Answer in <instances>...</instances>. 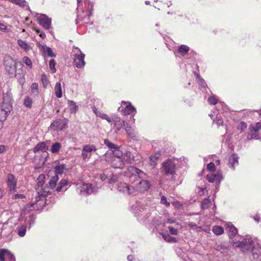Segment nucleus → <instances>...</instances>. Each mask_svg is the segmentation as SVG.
Listing matches in <instances>:
<instances>
[{
	"mask_svg": "<svg viewBox=\"0 0 261 261\" xmlns=\"http://www.w3.org/2000/svg\"><path fill=\"white\" fill-rule=\"evenodd\" d=\"M28 221L30 223V227H31V225L35 223V219L33 216L30 217Z\"/></svg>",
	"mask_w": 261,
	"mask_h": 261,
	"instance_id": "338daca9",
	"label": "nucleus"
},
{
	"mask_svg": "<svg viewBox=\"0 0 261 261\" xmlns=\"http://www.w3.org/2000/svg\"><path fill=\"white\" fill-rule=\"evenodd\" d=\"M68 185V182L66 179H62L58 187H57L56 191L57 192L65 191L67 190V186Z\"/></svg>",
	"mask_w": 261,
	"mask_h": 261,
	"instance_id": "a878e982",
	"label": "nucleus"
},
{
	"mask_svg": "<svg viewBox=\"0 0 261 261\" xmlns=\"http://www.w3.org/2000/svg\"><path fill=\"white\" fill-rule=\"evenodd\" d=\"M163 238H164L165 241L168 242L175 243L177 242V239L175 238L171 237L168 234H163Z\"/></svg>",
	"mask_w": 261,
	"mask_h": 261,
	"instance_id": "c03bdc74",
	"label": "nucleus"
},
{
	"mask_svg": "<svg viewBox=\"0 0 261 261\" xmlns=\"http://www.w3.org/2000/svg\"><path fill=\"white\" fill-rule=\"evenodd\" d=\"M213 232L217 235H220L223 233V228L220 226H215L213 228Z\"/></svg>",
	"mask_w": 261,
	"mask_h": 261,
	"instance_id": "79ce46f5",
	"label": "nucleus"
},
{
	"mask_svg": "<svg viewBox=\"0 0 261 261\" xmlns=\"http://www.w3.org/2000/svg\"><path fill=\"white\" fill-rule=\"evenodd\" d=\"M189 50V47L186 45H181L178 49V52L182 56H185Z\"/></svg>",
	"mask_w": 261,
	"mask_h": 261,
	"instance_id": "e433bc0d",
	"label": "nucleus"
},
{
	"mask_svg": "<svg viewBox=\"0 0 261 261\" xmlns=\"http://www.w3.org/2000/svg\"><path fill=\"white\" fill-rule=\"evenodd\" d=\"M207 169L211 171H214L215 170V165L213 162L208 163L207 165Z\"/></svg>",
	"mask_w": 261,
	"mask_h": 261,
	"instance_id": "13d9d810",
	"label": "nucleus"
},
{
	"mask_svg": "<svg viewBox=\"0 0 261 261\" xmlns=\"http://www.w3.org/2000/svg\"><path fill=\"white\" fill-rule=\"evenodd\" d=\"M161 172L165 176L176 175L175 163L171 159L166 160L162 164Z\"/></svg>",
	"mask_w": 261,
	"mask_h": 261,
	"instance_id": "39448f33",
	"label": "nucleus"
},
{
	"mask_svg": "<svg viewBox=\"0 0 261 261\" xmlns=\"http://www.w3.org/2000/svg\"><path fill=\"white\" fill-rule=\"evenodd\" d=\"M10 2L18 5L20 7L24 8L28 7L27 2L25 0H9Z\"/></svg>",
	"mask_w": 261,
	"mask_h": 261,
	"instance_id": "a19ab883",
	"label": "nucleus"
},
{
	"mask_svg": "<svg viewBox=\"0 0 261 261\" xmlns=\"http://www.w3.org/2000/svg\"><path fill=\"white\" fill-rule=\"evenodd\" d=\"M58 180H59V177L57 175H55V176H52L50 178L49 181L48 182V184H49L50 188L51 189H54L56 187L57 182L58 181Z\"/></svg>",
	"mask_w": 261,
	"mask_h": 261,
	"instance_id": "72a5a7b5",
	"label": "nucleus"
},
{
	"mask_svg": "<svg viewBox=\"0 0 261 261\" xmlns=\"http://www.w3.org/2000/svg\"><path fill=\"white\" fill-rule=\"evenodd\" d=\"M125 129L129 137L135 140H137L138 139V136L136 132L128 124V123H126Z\"/></svg>",
	"mask_w": 261,
	"mask_h": 261,
	"instance_id": "b1692460",
	"label": "nucleus"
},
{
	"mask_svg": "<svg viewBox=\"0 0 261 261\" xmlns=\"http://www.w3.org/2000/svg\"><path fill=\"white\" fill-rule=\"evenodd\" d=\"M150 187L149 182L144 179L140 180L139 181L137 184L135 190L137 191L142 193L148 190Z\"/></svg>",
	"mask_w": 261,
	"mask_h": 261,
	"instance_id": "f3484780",
	"label": "nucleus"
},
{
	"mask_svg": "<svg viewBox=\"0 0 261 261\" xmlns=\"http://www.w3.org/2000/svg\"><path fill=\"white\" fill-rule=\"evenodd\" d=\"M194 74H195L197 79L198 80V82L200 87L202 88H205L206 84L205 83L204 80L203 79L200 78L199 75L198 73H196L194 72Z\"/></svg>",
	"mask_w": 261,
	"mask_h": 261,
	"instance_id": "49530a36",
	"label": "nucleus"
},
{
	"mask_svg": "<svg viewBox=\"0 0 261 261\" xmlns=\"http://www.w3.org/2000/svg\"><path fill=\"white\" fill-rule=\"evenodd\" d=\"M96 115L100 118L106 120L108 122L110 123L112 122V119L110 117L105 113H102L100 111H94Z\"/></svg>",
	"mask_w": 261,
	"mask_h": 261,
	"instance_id": "7c9ffc66",
	"label": "nucleus"
},
{
	"mask_svg": "<svg viewBox=\"0 0 261 261\" xmlns=\"http://www.w3.org/2000/svg\"><path fill=\"white\" fill-rule=\"evenodd\" d=\"M27 231V226L25 225H21L18 226L17 228V233L20 237H23L25 235Z\"/></svg>",
	"mask_w": 261,
	"mask_h": 261,
	"instance_id": "c85d7f7f",
	"label": "nucleus"
},
{
	"mask_svg": "<svg viewBox=\"0 0 261 261\" xmlns=\"http://www.w3.org/2000/svg\"><path fill=\"white\" fill-rule=\"evenodd\" d=\"M105 144L110 149H114V150H119V147L110 142L108 139H105L104 140Z\"/></svg>",
	"mask_w": 261,
	"mask_h": 261,
	"instance_id": "c9c22d12",
	"label": "nucleus"
},
{
	"mask_svg": "<svg viewBox=\"0 0 261 261\" xmlns=\"http://www.w3.org/2000/svg\"><path fill=\"white\" fill-rule=\"evenodd\" d=\"M17 44L25 51H28L30 49V46L25 41L19 39L17 40Z\"/></svg>",
	"mask_w": 261,
	"mask_h": 261,
	"instance_id": "58836bf2",
	"label": "nucleus"
},
{
	"mask_svg": "<svg viewBox=\"0 0 261 261\" xmlns=\"http://www.w3.org/2000/svg\"><path fill=\"white\" fill-rule=\"evenodd\" d=\"M117 189L120 191L128 195L136 194L135 188L125 182H121L118 185Z\"/></svg>",
	"mask_w": 261,
	"mask_h": 261,
	"instance_id": "9d476101",
	"label": "nucleus"
},
{
	"mask_svg": "<svg viewBox=\"0 0 261 261\" xmlns=\"http://www.w3.org/2000/svg\"><path fill=\"white\" fill-rule=\"evenodd\" d=\"M114 123V127L115 128L116 132L119 131L123 125L125 127L126 125V122L124 121H121L120 117L117 116H114L112 119Z\"/></svg>",
	"mask_w": 261,
	"mask_h": 261,
	"instance_id": "6ab92c4d",
	"label": "nucleus"
},
{
	"mask_svg": "<svg viewBox=\"0 0 261 261\" xmlns=\"http://www.w3.org/2000/svg\"><path fill=\"white\" fill-rule=\"evenodd\" d=\"M54 169L56 175L58 176V175H62L65 173V171L66 170V167L65 165L59 164L55 166Z\"/></svg>",
	"mask_w": 261,
	"mask_h": 261,
	"instance_id": "bb28decb",
	"label": "nucleus"
},
{
	"mask_svg": "<svg viewBox=\"0 0 261 261\" xmlns=\"http://www.w3.org/2000/svg\"><path fill=\"white\" fill-rule=\"evenodd\" d=\"M161 203L165 205L166 206H170V203L167 201V198L165 196H162L161 198Z\"/></svg>",
	"mask_w": 261,
	"mask_h": 261,
	"instance_id": "6e6d98bb",
	"label": "nucleus"
},
{
	"mask_svg": "<svg viewBox=\"0 0 261 261\" xmlns=\"http://www.w3.org/2000/svg\"><path fill=\"white\" fill-rule=\"evenodd\" d=\"M49 68L52 72V73H55L57 71L56 68L55 67L56 62L54 59H51L49 61Z\"/></svg>",
	"mask_w": 261,
	"mask_h": 261,
	"instance_id": "de8ad7c7",
	"label": "nucleus"
},
{
	"mask_svg": "<svg viewBox=\"0 0 261 261\" xmlns=\"http://www.w3.org/2000/svg\"><path fill=\"white\" fill-rule=\"evenodd\" d=\"M117 177L116 175H115L114 174H112L111 175V177L109 179V182L110 184H112V183H114L115 182H116V181L117 180Z\"/></svg>",
	"mask_w": 261,
	"mask_h": 261,
	"instance_id": "052dcab7",
	"label": "nucleus"
},
{
	"mask_svg": "<svg viewBox=\"0 0 261 261\" xmlns=\"http://www.w3.org/2000/svg\"><path fill=\"white\" fill-rule=\"evenodd\" d=\"M55 95L58 98H61L62 96V91L61 84L60 82H57L56 84L55 87Z\"/></svg>",
	"mask_w": 261,
	"mask_h": 261,
	"instance_id": "c756f323",
	"label": "nucleus"
},
{
	"mask_svg": "<svg viewBox=\"0 0 261 261\" xmlns=\"http://www.w3.org/2000/svg\"><path fill=\"white\" fill-rule=\"evenodd\" d=\"M68 106L70 109L71 113H75L77 111V106L76 103L72 100H68Z\"/></svg>",
	"mask_w": 261,
	"mask_h": 261,
	"instance_id": "ea45409f",
	"label": "nucleus"
},
{
	"mask_svg": "<svg viewBox=\"0 0 261 261\" xmlns=\"http://www.w3.org/2000/svg\"><path fill=\"white\" fill-rule=\"evenodd\" d=\"M229 245L227 243L224 242L219 244H217L215 246V249L221 252L224 255H227L228 252Z\"/></svg>",
	"mask_w": 261,
	"mask_h": 261,
	"instance_id": "412c9836",
	"label": "nucleus"
},
{
	"mask_svg": "<svg viewBox=\"0 0 261 261\" xmlns=\"http://www.w3.org/2000/svg\"><path fill=\"white\" fill-rule=\"evenodd\" d=\"M45 203L44 197L43 196L37 195L35 200H33L25 206V209L29 211L37 210L44 206Z\"/></svg>",
	"mask_w": 261,
	"mask_h": 261,
	"instance_id": "6e6552de",
	"label": "nucleus"
},
{
	"mask_svg": "<svg viewBox=\"0 0 261 261\" xmlns=\"http://www.w3.org/2000/svg\"><path fill=\"white\" fill-rule=\"evenodd\" d=\"M73 63L74 65H75L78 68H83L86 64V63L84 60L85 55L81 54H73Z\"/></svg>",
	"mask_w": 261,
	"mask_h": 261,
	"instance_id": "f8f14e48",
	"label": "nucleus"
},
{
	"mask_svg": "<svg viewBox=\"0 0 261 261\" xmlns=\"http://www.w3.org/2000/svg\"><path fill=\"white\" fill-rule=\"evenodd\" d=\"M152 223L153 225L157 227V229L160 228L161 225L163 226L164 225V223L163 222L161 217L158 216L153 218L152 220Z\"/></svg>",
	"mask_w": 261,
	"mask_h": 261,
	"instance_id": "2f4dec72",
	"label": "nucleus"
},
{
	"mask_svg": "<svg viewBox=\"0 0 261 261\" xmlns=\"http://www.w3.org/2000/svg\"><path fill=\"white\" fill-rule=\"evenodd\" d=\"M42 48L45 56H47L50 57H56V55L53 53L51 48L47 46L46 45H44L42 46Z\"/></svg>",
	"mask_w": 261,
	"mask_h": 261,
	"instance_id": "cd10ccee",
	"label": "nucleus"
},
{
	"mask_svg": "<svg viewBox=\"0 0 261 261\" xmlns=\"http://www.w3.org/2000/svg\"><path fill=\"white\" fill-rule=\"evenodd\" d=\"M46 147V143L42 142L37 144L33 149V151L36 153L39 151L43 150Z\"/></svg>",
	"mask_w": 261,
	"mask_h": 261,
	"instance_id": "f704fd0d",
	"label": "nucleus"
},
{
	"mask_svg": "<svg viewBox=\"0 0 261 261\" xmlns=\"http://www.w3.org/2000/svg\"><path fill=\"white\" fill-rule=\"evenodd\" d=\"M97 148L93 144H87L83 146L82 150V158L85 161H88L91 158L92 152H95Z\"/></svg>",
	"mask_w": 261,
	"mask_h": 261,
	"instance_id": "1a4fd4ad",
	"label": "nucleus"
},
{
	"mask_svg": "<svg viewBox=\"0 0 261 261\" xmlns=\"http://www.w3.org/2000/svg\"><path fill=\"white\" fill-rule=\"evenodd\" d=\"M207 101L211 105H216L217 103V99L215 96H211Z\"/></svg>",
	"mask_w": 261,
	"mask_h": 261,
	"instance_id": "603ef678",
	"label": "nucleus"
},
{
	"mask_svg": "<svg viewBox=\"0 0 261 261\" xmlns=\"http://www.w3.org/2000/svg\"><path fill=\"white\" fill-rule=\"evenodd\" d=\"M131 211L138 218L139 221L143 222H150V220L148 219L151 213L147 205H144L141 202L137 201L131 206Z\"/></svg>",
	"mask_w": 261,
	"mask_h": 261,
	"instance_id": "7ed1b4c3",
	"label": "nucleus"
},
{
	"mask_svg": "<svg viewBox=\"0 0 261 261\" xmlns=\"http://www.w3.org/2000/svg\"><path fill=\"white\" fill-rule=\"evenodd\" d=\"M232 245L243 252H251L254 259L261 256V240L256 238L249 236L241 237L239 240L233 241Z\"/></svg>",
	"mask_w": 261,
	"mask_h": 261,
	"instance_id": "f257e3e1",
	"label": "nucleus"
},
{
	"mask_svg": "<svg viewBox=\"0 0 261 261\" xmlns=\"http://www.w3.org/2000/svg\"><path fill=\"white\" fill-rule=\"evenodd\" d=\"M25 197V196L23 194H16L13 196V198L15 199H23Z\"/></svg>",
	"mask_w": 261,
	"mask_h": 261,
	"instance_id": "e2e57ef3",
	"label": "nucleus"
},
{
	"mask_svg": "<svg viewBox=\"0 0 261 261\" xmlns=\"http://www.w3.org/2000/svg\"><path fill=\"white\" fill-rule=\"evenodd\" d=\"M261 127V124L258 123L256 124V125L255 127H253V130H254V132H256L258 131L259 128Z\"/></svg>",
	"mask_w": 261,
	"mask_h": 261,
	"instance_id": "774afa93",
	"label": "nucleus"
},
{
	"mask_svg": "<svg viewBox=\"0 0 261 261\" xmlns=\"http://www.w3.org/2000/svg\"><path fill=\"white\" fill-rule=\"evenodd\" d=\"M213 122L215 123L218 126L222 125L223 124V120L221 118V116H218V115L214 120Z\"/></svg>",
	"mask_w": 261,
	"mask_h": 261,
	"instance_id": "8fccbe9b",
	"label": "nucleus"
},
{
	"mask_svg": "<svg viewBox=\"0 0 261 261\" xmlns=\"http://www.w3.org/2000/svg\"><path fill=\"white\" fill-rule=\"evenodd\" d=\"M41 81L44 87H46L48 84V81L45 74L41 75Z\"/></svg>",
	"mask_w": 261,
	"mask_h": 261,
	"instance_id": "3c124183",
	"label": "nucleus"
},
{
	"mask_svg": "<svg viewBox=\"0 0 261 261\" xmlns=\"http://www.w3.org/2000/svg\"><path fill=\"white\" fill-rule=\"evenodd\" d=\"M247 127V124L244 122H242L240 125V129H241V132L243 131L245 128H246Z\"/></svg>",
	"mask_w": 261,
	"mask_h": 261,
	"instance_id": "69168bd1",
	"label": "nucleus"
},
{
	"mask_svg": "<svg viewBox=\"0 0 261 261\" xmlns=\"http://www.w3.org/2000/svg\"><path fill=\"white\" fill-rule=\"evenodd\" d=\"M23 62L26 64V65L28 66L30 68L32 67V63L31 59L28 57H24L23 58Z\"/></svg>",
	"mask_w": 261,
	"mask_h": 261,
	"instance_id": "864d4df0",
	"label": "nucleus"
},
{
	"mask_svg": "<svg viewBox=\"0 0 261 261\" xmlns=\"http://www.w3.org/2000/svg\"><path fill=\"white\" fill-rule=\"evenodd\" d=\"M73 52L74 53L73 54H84V53H83L81 49L78 48L77 47H75V46H73Z\"/></svg>",
	"mask_w": 261,
	"mask_h": 261,
	"instance_id": "680f3d73",
	"label": "nucleus"
},
{
	"mask_svg": "<svg viewBox=\"0 0 261 261\" xmlns=\"http://www.w3.org/2000/svg\"><path fill=\"white\" fill-rule=\"evenodd\" d=\"M39 23L45 29L49 30L51 27V18L45 14H39L37 18Z\"/></svg>",
	"mask_w": 261,
	"mask_h": 261,
	"instance_id": "9b49d317",
	"label": "nucleus"
},
{
	"mask_svg": "<svg viewBox=\"0 0 261 261\" xmlns=\"http://www.w3.org/2000/svg\"><path fill=\"white\" fill-rule=\"evenodd\" d=\"M168 229L170 233L172 235H177L178 233V230L172 226H169Z\"/></svg>",
	"mask_w": 261,
	"mask_h": 261,
	"instance_id": "4d7b16f0",
	"label": "nucleus"
},
{
	"mask_svg": "<svg viewBox=\"0 0 261 261\" xmlns=\"http://www.w3.org/2000/svg\"><path fill=\"white\" fill-rule=\"evenodd\" d=\"M188 226L193 230H196L197 231L199 226H198L194 222H189L188 223Z\"/></svg>",
	"mask_w": 261,
	"mask_h": 261,
	"instance_id": "bf43d9fd",
	"label": "nucleus"
},
{
	"mask_svg": "<svg viewBox=\"0 0 261 261\" xmlns=\"http://www.w3.org/2000/svg\"><path fill=\"white\" fill-rule=\"evenodd\" d=\"M210 230L209 228H204L203 226H199L197 231H205L207 232Z\"/></svg>",
	"mask_w": 261,
	"mask_h": 261,
	"instance_id": "0e129e2a",
	"label": "nucleus"
},
{
	"mask_svg": "<svg viewBox=\"0 0 261 261\" xmlns=\"http://www.w3.org/2000/svg\"><path fill=\"white\" fill-rule=\"evenodd\" d=\"M4 65L6 71L10 77L16 76V74H22L23 65L21 62H17L10 56H5L4 59Z\"/></svg>",
	"mask_w": 261,
	"mask_h": 261,
	"instance_id": "20e7f679",
	"label": "nucleus"
},
{
	"mask_svg": "<svg viewBox=\"0 0 261 261\" xmlns=\"http://www.w3.org/2000/svg\"><path fill=\"white\" fill-rule=\"evenodd\" d=\"M127 176L129 178V181L133 183L137 181L139 178H145L146 174L141 170L134 167L130 166L128 168Z\"/></svg>",
	"mask_w": 261,
	"mask_h": 261,
	"instance_id": "0eeeda50",
	"label": "nucleus"
},
{
	"mask_svg": "<svg viewBox=\"0 0 261 261\" xmlns=\"http://www.w3.org/2000/svg\"><path fill=\"white\" fill-rule=\"evenodd\" d=\"M122 156V153L119 150H110L104 154L106 161L111 164L115 168H122L124 167L126 160Z\"/></svg>",
	"mask_w": 261,
	"mask_h": 261,
	"instance_id": "f03ea898",
	"label": "nucleus"
},
{
	"mask_svg": "<svg viewBox=\"0 0 261 261\" xmlns=\"http://www.w3.org/2000/svg\"><path fill=\"white\" fill-rule=\"evenodd\" d=\"M210 200L209 198H206L204 199L201 203V207L202 209L204 210L206 209L208 207V204L210 203Z\"/></svg>",
	"mask_w": 261,
	"mask_h": 261,
	"instance_id": "37998d69",
	"label": "nucleus"
},
{
	"mask_svg": "<svg viewBox=\"0 0 261 261\" xmlns=\"http://www.w3.org/2000/svg\"><path fill=\"white\" fill-rule=\"evenodd\" d=\"M12 99H13L12 94L10 92L8 91L4 94V96H3V101L4 102L12 103Z\"/></svg>",
	"mask_w": 261,
	"mask_h": 261,
	"instance_id": "4c0bfd02",
	"label": "nucleus"
},
{
	"mask_svg": "<svg viewBox=\"0 0 261 261\" xmlns=\"http://www.w3.org/2000/svg\"><path fill=\"white\" fill-rule=\"evenodd\" d=\"M23 105L25 107L31 108L32 105V99L29 96L25 97L23 101Z\"/></svg>",
	"mask_w": 261,
	"mask_h": 261,
	"instance_id": "a18cd8bd",
	"label": "nucleus"
},
{
	"mask_svg": "<svg viewBox=\"0 0 261 261\" xmlns=\"http://www.w3.org/2000/svg\"><path fill=\"white\" fill-rule=\"evenodd\" d=\"M32 92L34 93H38V84L34 83L32 84L31 86Z\"/></svg>",
	"mask_w": 261,
	"mask_h": 261,
	"instance_id": "5fc2aeb1",
	"label": "nucleus"
},
{
	"mask_svg": "<svg viewBox=\"0 0 261 261\" xmlns=\"http://www.w3.org/2000/svg\"><path fill=\"white\" fill-rule=\"evenodd\" d=\"M61 144L59 142H56L52 144L50 151L53 153H58L61 148Z\"/></svg>",
	"mask_w": 261,
	"mask_h": 261,
	"instance_id": "473e14b6",
	"label": "nucleus"
},
{
	"mask_svg": "<svg viewBox=\"0 0 261 261\" xmlns=\"http://www.w3.org/2000/svg\"><path fill=\"white\" fill-rule=\"evenodd\" d=\"M66 121V120L56 119L50 124V127L54 130H63L67 125Z\"/></svg>",
	"mask_w": 261,
	"mask_h": 261,
	"instance_id": "2eb2a0df",
	"label": "nucleus"
},
{
	"mask_svg": "<svg viewBox=\"0 0 261 261\" xmlns=\"http://www.w3.org/2000/svg\"><path fill=\"white\" fill-rule=\"evenodd\" d=\"M0 261H15L13 254L7 249H0Z\"/></svg>",
	"mask_w": 261,
	"mask_h": 261,
	"instance_id": "4468645a",
	"label": "nucleus"
},
{
	"mask_svg": "<svg viewBox=\"0 0 261 261\" xmlns=\"http://www.w3.org/2000/svg\"><path fill=\"white\" fill-rule=\"evenodd\" d=\"M161 156L160 151H157L153 154L151 155L149 157V165L153 168L155 167L156 165V162Z\"/></svg>",
	"mask_w": 261,
	"mask_h": 261,
	"instance_id": "5701e85b",
	"label": "nucleus"
},
{
	"mask_svg": "<svg viewBox=\"0 0 261 261\" xmlns=\"http://www.w3.org/2000/svg\"><path fill=\"white\" fill-rule=\"evenodd\" d=\"M223 177L221 174L218 173L217 174L210 173L206 175V179L210 182H216L218 186L219 185Z\"/></svg>",
	"mask_w": 261,
	"mask_h": 261,
	"instance_id": "a211bd4d",
	"label": "nucleus"
},
{
	"mask_svg": "<svg viewBox=\"0 0 261 261\" xmlns=\"http://www.w3.org/2000/svg\"><path fill=\"white\" fill-rule=\"evenodd\" d=\"M6 182L10 192L11 193H14L17 186V179L15 176L12 174H8Z\"/></svg>",
	"mask_w": 261,
	"mask_h": 261,
	"instance_id": "ddd939ff",
	"label": "nucleus"
},
{
	"mask_svg": "<svg viewBox=\"0 0 261 261\" xmlns=\"http://www.w3.org/2000/svg\"><path fill=\"white\" fill-rule=\"evenodd\" d=\"M44 175L43 174H41L39 175L38 178H37L38 182H37V186L38 187H41L43 184H44Z\"/></svg>",
	"mask_w": 261,
	"mask_h": 261,
	"instance_id": "09e8293b",
	"label": "nucleus"
},
{
	"mask_svg": "<svg viewBox=\"0 0 261 261\" xmlns=\"http://www.w3.org/2000/svg\"><path fill=\"white\" fill-rule=\"evenodd\" d=\"M12 110V103L3 102L1 106V112L4 113V119L5 120L9 113Z\"/></svg>",
	"mask_w": 261,
	"mask_h": 261,
	"instance_id": "4be33fe9",
	"label": "nucleus"
},
{
	"mask_svg": "<svg viewBox=\"0 0 261 261\" xmlns=\"http://www.w3.org/2000/svg\"><path fill=\"white\" fill-rule=\"evenodd\" d=\"M118 111L121 112L123 115L133 114L134 116L137 112L135 108L132 106L131 102L125 101H121V106L118 108ZM131 121L132 123H135V119L134 118V116H133Z\"/></svg>",
	"mask_w": 261,
	"mask_h": 261,
	"instance_id": "423d86ee",
	"label": "nucleus"
},
{
	"mask_svg": "<svg viewBox=\"0 0 261 261\" xmlns=\"http://www.w3.org/2000/svg\"><path fill=\"white\" fill-rule=\"evenodd\" d=\"M239 156L237 154H232L228 159V165L232 170H234L236 167L239 165Z\"/></svg>",
	"mask_w": 261,
	"mask_h": 261,
	"instance_id": "aec40b11",
	"label": "nucleus"
},
{
	"mask_svg": "<svg viewBox=\"0 0 261 261\" xmlns=\"http://www.w3.org/2000/svg\"><path fill=\"white\" fill-rule=\"evenodd\" d=\"M78 189L80 190V194L85 196L91 194L94 191V188L90 184H83Z\"/></svg>",
	"mask_w": 261,
	"mask_h": 261,
	"instance_id": "dca6fc26",
	"label": "nucleus"
},
{
	"mask_svg": "<svg viewBox=\"0 0 261 261\" xmlns=\"http://www.w3.org/2000/svg\"><path fill=\"white\" fill-rule=\"evenodd\" d=\"M226 230L228 231V236L230 238L234 237L238 233V230L231 223L227 224Z\"/></svg>",
	"mask_w": 261,
	"mask_h": 261,
	"instance_id": "393cba45",
	"label": "nucleus"
}]
</instances>
